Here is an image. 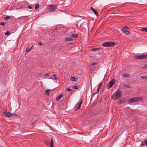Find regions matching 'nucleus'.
<instances>
[{
  "label": "nucleus",
  "instance_id": "19",
  "mask_svg": "<svg viewBox=\"0 0 147 147\" xmlns=\"http://www.w3.org/2000/svg\"><path fill=\"white\" fill-rule=\"evenodd\" d=\"M129 75L128 74H123V77H128L129 76Z\"/></svg>",
  "mask_w": 147,
  "mask_h": 147
},
{
  "label": "nucleus",
  "instance_id": "41",
  "mask_svg": "<svg viewBox=\"0 0 147 147\" xmlns=\"http://www.w3.org/2000/svg\"><path fill=\"white\" fill-rule=\"evenodd\" d=\"M14 114H15L14 113H13V114H12V115H14Z\"/></svg>",
  "mask_w": 147,
  "mask_h": 147
},
{
  "label": "nucleus",
  "instance_id": "24",
  "mask_svg": "<svg viewBox=\"0 0 147 147\" xmlns=\"http://www.w3.org/2000/svg\"><path fill=\"white\" fill-rule=\"evenodd\" d=\"M31 48H32V47H31L30 48H26V52H28L30 50V49Z\"/></svg>",
  "mask_w": 147,
  "mask_h": 147
},
{
  "label": "nucleus",
  "instance_id": "16",
  "mask_svg": "<svg viewBox=\"0 0 147 147\" xmlns=\"http://www.w3.org/2000/svg\"><path fill=\"white\" fill-rule=\"evenodd\" d=\"M135 102L134 98H131V99H129V103H132Z\"/></svg>",
  "mask_w": 147,
  "mask_h": 147
},
{
  "label": "nucleus",
  "instance_id": "8",
  "mask_svg": "<svg viewBox=\"0 0 147 147\" xmlns=\"http://www.w3.org/2000/svg\"><path fill=\"white\" fill-rule=\"evenodd\" d=\"M3 114L6 117H9L12 116V113H10L9 111H5L3 113Z\"/></svg>",
  "mask_w": 147,
  "mask_h": 147
},
{
  "label": "nucleus",
  "instance_id": "29",
  "mask_svg": "<svg viewBox=\"0 0 147 147\" xmlns=\"http://www.w3.org/2000/svg\"><path fill=\"white\" fill-rule=\"evenodd\" d=\"M5 24V23L4 22H1L0 23V25H1L4 26Z\"/></svg>",
  "mask_w": 147,
  "mask_h": 147
},
{
  "label": "nucleus",
  "instance_id": "31",
  "mask_svg": "<svg viewBox=\"0 0 147 147\" xmlns=\"http://www.w3.org/2000/svg\"><path fill=\"white\" fill-rule=\"evenodd\" d=\"M99 49L98 48H95L93 49L92 51H95L97 50H98Z\"/></svg>",
  "mask_w": 147,
  "mask_h": 147
},
{
  "label": "nucleus",
  "instance_id": "14",
  "mask_svg": "<svg viewBox=\"0 0 147 147\" xmlns=\"http://www.w3.org/2000/svg\"><path fill=\"white\" fill-rule=\"evenodd\" d=\"M51 146L50 147H54L53 140V138H51Z\"/></svg>",
  "mask_w": 147,
  "mask_h": 147
},
{
  "label": "nucleus",
  "instance_id": "40",
  "mask_svg": "<svg viewBox=\"0 0 147 147\" xmlns=\"http://www.w3.org/2000/svg\"><path fill=\"white\" fill-rule=\"evenodd\" d=\"M39 44L40 45H42V42H39Z\"/></svg>",
  "mask_w": 147,
  "mask_h": 147
},
{
  "label": "nucleus",
  "instance_id": "42",
  "mask_svg": "<svg viewBox=\"0 0 147 147\" xmlns=\"http://www.w3.org/2000/svg\"><path fill=\"white\" fill-rule=\"evenodd\" d=\"M50 77L51 78H50V79H52V78H51V76H50Z\"/></svg>",
  "mask_w": 147,
  "mask_h": 147
},
{
  "label": "nucleus",
  "instance_id": "23",
  "mask_svg": "<svg viewBox=\"0 0 147 147\" xmlns=\"http://www.w3.org/2000/svg\"><path fill=\"white\" fill-rule=\"evenodd\" d=\"M141 30L142 31L147 32V28H142L141 29Z\"/></svg>",
  "mask_w": 147,
  "mask_h": 147
},
{
  "label": "nucleus",
  "instance_id": "10",
  "mask_svg": "<svg viewBox=\"0 0 147 147\" xmlns=\"http://www.w3.org/2000/svg\"><path fill=\"white\" fill-rule=\"evenodd\" d=\"M119 101H120L119 104H121L125 103V102L126 100L124 98H121L119 100Z\"/></svg>",
  "mask_w": 147,
  "mask_h": 147
},
{
  "label": "nucleus",
  "instance_id": "37",
  "mask_svg": "<svg viewBox=\"0 0 147 147\" xmlns=\"http://www.w3.org/2000/svg\"><path fill=\"white\" fill-rule=\"evenodd\" d=\"M28 8L31 9L32 8V7L30 5H29L28 7Z\"/></svg>",
  "mask_w": 147,
  "mask_h": 147
},
{
  "label": "nucleus",
  "instance_id": "9",
  "mask_svg": "<svg viewBox=\"0 0 147 147\" xmlns=\"http://www.w3.org/2000/svg\"><path fill=\"white\" fill-rule=\"evenodd\" d=\"M135 102L141 100L142 99V98L141 97H136L134 98Z\"/></svg>",
  "mask_w": 147,
  "mask_h": 147
},
{
  "label": "nucleus",
  "instance_id": "30",
  "mask_svg": "<svg viewBox=\"0 0 147 147\" xmlns=\"http://www.w3.org/2000/svg\"><path fill=\"white\" fill-rule=\"evenodd\" d=\"M72 88L74 89H77L78 88V87L76 85H74L73 86Z\"/></svg>",
  "mask_w": 147,
  "mask_h": 147
},
{
  "label": "nucleus",
  "instance_id": "36",
  "mask_svg": "<svg viewBox=\"0 0 147 147\" xmlns=\"http://www.w3.org/2000/svg\"><path fill=\"white\" fill-rule=\"evenodd\" d=\"M100 89V88H98L97 90V92L96 93H95V94L98 93L99 90Z\"/></svg>",
  "mask_w": 147,
  "mask_h": 147
},
{
  "label": "nucleus",
  "instance_id": "4",
  "mask_svg": "<svg viewBox=\"0 0 147 147\" xmlns=\"http://www.w3.org/2000/svg\"><path fill=\"white\" fill-rule=\"evenodd\" d=\"M57 6L56 5H49L48 9L50 11H53L57 9Z\"/></svg>",
  "mask_w": 147,
  "mask_h": 147
},
{
  "label": "nucleus",
  "instance_id": "12",
  "mask_svg": "<svg viewBox=\"0 0 147 147\" xmlns=\"http://www.w3.org/2000/svg\"><path fill=\"white\" fill-rule=\"evenodd\" d=\"M63 96V94H60L56 98V100H59Z\"/></svg>",
  "mask_w": 147,
  "mask_h": 147
},
{
  "label": "nucleus",
  "instance_id": "39",
  "mask_svg": "<svg viewBox=\"0 0 147 147\" xmlns=\"http://www.w3.org/2000/svg\"><path fill=\"white\" fill-rule=\"evenodd\" d=\"M49 75V73H47V74H46L45 75V76H47V75Z\"/></svg>",
  "mask_w": 147,
  "mask_h": 147
},
{
  "label": "nucleus",
  "instance_id": "35",
  "mask_svg": "<svg viewBox=\"0 0 147 147\" xmlns=\"http://www.w3.org/2000/svg\"><path fill=\"white\" fill-rule=\"evenodd\" d=\"M67 90L69 91H70L71 90V89L70 88H67Z\"/></svg>",
  "mask_w": 147,
  "mask_h": 147
},
{
  "label": "nucleus",
  "instance_id": "1",
  "mask_svg": "<svg viewBox=\"0 0 147 147\" xmlns=\"http://www.w3.org/2000/svg\"><path fill=\"white\" fill-rule=\"evenodd\" d=\"M121 91L118 90L116 93H113L111 96V98L114 100L119 99L121 96Z\"/></svg>",
  "mask_w": 147,
  "mask_h": 147
},
{
  "label": "nucleus",
  "instance_id": "20",
  "mask_svg": "<svg viewBox=\"0 0 147 147\" xmlns=\"http://www.w3.org/2000/svg\"><path fill=\"white\" fill-rule=\"evenodd\" d=\"M50 90H46L45 94L47 95H49V91Z\"/></svg>",
  "mask_w": 147,
  "mask_h": 147
},
{
  "label": "nucleus",
  "instance_id": "3",
  "mask_svg": "<svg viewBox=\"0 0 147 147\" xmlns=\"http://www.w3.org/2000/svg\"><path fill=\"white\" fill-rule=\"evenodd\" d=\"M128 30L129 29L127 28V26H126L124 28H122L121 29V31L126 35H128L129 33V31Z\"/></svg>",
  "mask_w": 147,
  "mask_h": 147
},
{
  "label": "nucleus",
  "instance_id": "18",
  "mask_svg": "<svg viewBox=\"0 0 147 147\" xmlns=\"http://www.w3.org/2000/svg\"><path fill=\"white\" fill-rule=\"evenodd\" d=\"M65 40L66 41H72L73 40V39L71 38H65Z\"/></svg>",
  "mask_w": 147,
  "mask_h": 147
},
{
  "label": "nucleus",
  "instance_id": "17",
  "mask_svg": "<svg viewBox=\"0 0 147 147\" xmlns=\"http://www.w3.org/2000/svg\"><path fill=\"white\" fill-rule=\"evenodd\" d=\"M141 144L142 146L145 145L147 146V140H146L145 142H142Z\"/></svg>",
  "mask_w": 147,
  "mask_h": 147
},
{
  "label": "nucleus",
  "instance_id": "38",
  "mask_svg": "<svg viewBox=\"0 0 147 147\" xmlns=\"http://www.w3.org/2000/svg\"><path fill=\"white\" fill-rule=\"evenodd\" d=\"M96 64V63L94 62V63H93L92 64V65H95V64Z\"/></svg>",
  "mask_w": 147,
  "mask_h": 147
},
{
  "label": "nucleus",
  "instance_id": "32",
  "mask_svg": "<svg viewBox=\"0 0 147 147\" xmlns=\"http://www.w3.org/2000/svg\"><path fill=\"white\" fill-rule=\"evenodd\" d=\"M124 86L127 87L128 88H130V86L127 85H125Z\"/></svg>",
  "mask_w": 147,
  "mask_h": 147
},
{
  "label": "nucleus",
  "instance_id": "5",
  "mask_svg": "<svg viewBox=\"0 0 147 147\" xmlns=\"http://www.w3.org/2000/svg\"><path fill=\"white\" fill-rule=\"evenodd\" d=\"M115 82V79L112 80L108 84H107V86L108 88H111L114 85Z\"/></svg>",
  "mask_w": 147,
  "mask_h": 147
},
{
  "label": "nucleus",
  "instance_id": "33",
  "mask_svg": "<svg viewBox=\"0 0 147 147\" xmlns=\"http://www.w3.org/2000/svg\"><path fill=\"white\" fill-rule=\"evenodd\" d=\"M142 67L143 68H147V65H144V66Z\"/></svg>",
  "mask_w": 147,
  "mask_h": 147
},
{
  "label": "nucleus",
  "instance_id": "6",
  "mask_svg": "<svg viewBox=\"0 0 147 147\" xmlns=\"http://www.w3.org/2000/svg\"><path fill=\"white\" fill-rule=\"evenodd\" d=\"M135 58L136 59H144L145 58L147 59V55H143L141 56H137L135 57Z\"/></svg>",
  "mask_w": 147,
  "mask_h": 147
},
{
  "label": "nucleus",
  "instance_id": "11",
  "mask_svg": "<svg viewBox=\"0 0 147 147\" xmlns=\"http://www.w3.org/2000/svg\"><path fill=\"white\" fill-rule=\"evenodd\" d=\"M91 9L94 12L96 16H98V12L95 10L92 7H91Z\"/></svg>",
  "mask_w": 147,
  "mask_h": 147
},
{
  "label": "nucleus",
  "instance_id": "2",
  "mask_svg": "<svg viewBox=\"0 0 147 147\" xmlns=\"http://www.w3.org/2000/svg\"><path fill=\"white\" fill-rule=\"evenodd\" d=\"M115 45V43L114 42H104L102 45L105 47H112Z\"/></svg>",
  "mask_w": 147,
  "mask_h": 147
},
{
  "label": "nucleus",
  "instance_id": "7",
  "mask_svg": "<svg viewBox=\"0 0 147 147\" xmlns=\"http://www.w3.org/2000/svg\"><path fill=\"white\" fill-rule=\"evenodd\" d=\"M82 100H79V102L77 104L75 107L76 109H78L80 108L82 105Z\"/></svg>",
  "mask_w": 147,
  "mask_h": 147
},
{
  "label": "nucleus",
  "instance_id": "28",
  "mask_svg": "<svg viewBox=\"0 0 147 147\" xmlns=\"http://www.w3.org/2000/svg\"><path fill=\"white\" fill-rule=\"evenodd\" d=\"M10 17L9 16H7L4 18V19L5 20H8Z\"/></svg>",
  "mask_w": 147,
  "mask_h": 147
},
{
  "label": "nucleus",
  "instance_id": "27",
  "mask_svg": "<svg viewBox=\"0 0 147 147\" xmlns=\"http://www.w3.org/2000/svg\"><path fill=\"white\" fill-rule=\"evenodd\" d=\"M10 34V32L9 31H6L5 33V35L7 36L9 35Z\"/></svg>",
  "mask_w": 147,
  "mask_h": 147
},
{
  "label": "nucleus",
  "instance_id": "34",
  "mask_svg": "<svg viewBox=\"0 0 147 147\" xmlns=\"http://www.w3.org/2000/svg\"><path fill=\"white\" fill-rule=\"evenodd\" d=\"M34 123H34V122H33V123H32V124H31L32 127H34Z\"/></svg>",
  "mask_w": 147,
  "mask_h": 147
},
{
  "label": "nucleus",
  "instance_id": "13",
  "mask_svg": "<svg viewBox=\"0 0 147 147\" xmlns=\"http://www.w3.org/2000/svg\"><path fill=\"white\" fill-rule=\"evenodd\" d=\"M78 36V34H72L71 36V37L72 38H77Z\"/></svg>",
  "mask_w": 147,
  "mask_h": 147
},
{
  "label": "nucleus",
  "instance_id": "15",
  "mask_svg": "<svg viewBox=\"0 0 147 147\" xmlns=\"http://www.w3.org/2000/svg\"><path fill=\"white\" fill-rule=\"evenodd\" d=\"M71 80L72 81H77L78 79L76 78H75L74 77H72L71 78Z\"/></svg>",
  "mask_w": 147,
  "mask_h": 147
},
{
  "label": "nucleus",
  "instance_id": "25",
  "mask_svg": "<svg viewBox=\"0 0 147 147\" xmlns=\"http://www.w3.org/2000/svg\"><path fill=\"white\" fill-rule=\"evenodd\" d=\"M39 8V5L38 4H37L35 6V9H38Z\"/></svg>",
  "mask_w": 147,
  "mask_h": 147
},
{
  "label": "nucleus",
  "instance_id": "22",
  "mask_svg": "<svg viewBox=\"0 0 147 147\" xmlns=\"http://www.w3.org/2000/svg\"><path fill=\"white\" fill-rule=\"evenodd\" d=\"M102 82L101 83H100L99 84V85H98V88H100V89L101 88L102 86Z\"/></svg>",
  "mask_w": 147,
  "mask_h": 147
},
{
  "label": "nucleus",
  "instance_id": "21",
  "mask_svg": "<svg viewBox=\"0 0 147 147\" xmlns=\"http://www.w3.org/2000/svg\"><path fill=\"white\" fill-rule=\"evenodd\" d=\"M53 76L54 77V79L56 80H57L58 79V78L57 76L55 74L53 75Z\"/></svg>",
  "mask_w": 147,
  "mask_h": 147
},
{
  "label": "nucleus",
  "instance_id": "26",
  "mask_svg": "<svg viewBox=\"0 0 147 147\" xmlns=\"http://www.w3.org/2000/svg\"><path fill=\"white\" fill-rule=\"evenodd\" d=\"M141 78L143 79H145L147 80V76H141L140 77Z\"/></svg>",
  "mask_w": 147,
  "mask_h": 147
}]
</instances>
